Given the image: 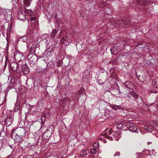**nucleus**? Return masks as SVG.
Segmentation results:
<instances>
[{"label": "nucleus", "instance_id": "13", "mask_svg": "<svg viewBox=\"0 0 158 158\" xmlns=\"http://www.w3.org/2000/svg\"><path fill=\"white\" fill-rule=\"evenodd\" d=\"M144 128L145 130L151 132H152V130H153V127L151 125H145L144 126Z\"/></svg>", "mask_w": 158, "mask_h": 158}, {"label": "nucleus", "instance_id": "4", "mask_svg": "<svg viewBox=\"0 0 158 158\" xmlns=\"http://www.w3.org/2000/svg\"><path fill=\"white\" fill-rule=\"evenodd\" d=\"M137 129L135 124L129 122V131L132 132H135Z\"/></svg>", "mask_w": 158, "mask_h": 158}, {"label": "nucleus", "instance_id": "16", "mask_svg": "<svg viewBox=\"0 0 158 158\" xmlns=\"http://www.w3.org/2000/svg\"><path fill=\"white\" fill-rule=\"evenodd\" d=\"M129 92L130 93V94L132 96L135 98L138 99L139 98L138 95L132 91H130L129 90Z\"/></svg>", "mask_w": 158, "mask_h": 158}, {"label": "nucleus", "instance_id": "17", "mask_svg": "<svg viewBox=\"0 0 158 158\" xmlns=\"http://www.w3.org/2000/svg\"><path fill=\"white\" fill-rule=\"evenodd\" d=\"M57 32L56 30L55 29H53L52 31V33L51 35V36L52 39H54L55 36Z\"/></svg>", "mask_w": 158, "mask_h": 158}, {"label": "nucleus", "instance_id": "23", "mask_svg": "<svg viewBox=\"0 0 158 158\" xmlns=\"http://www.w3.org/2000/svg\"><path fill=\"white\" fill-rule=\"evenodd\" d=\"M6 123L7 125H8V126H10L11 124V123L10 118H8L6 119Z\"/></svg>", "mask_w": 158, "mask_h": 158}, {"label": "nucleus", "instance_id": "1", "mask_svg": "<svg viewBox=\"0 0 158 158\" xmlns=\"http://www.w3.org/2000/svg\"><path fill=\"white\" fill-rule=\"evenodd\" d=\"M112 132L111 130H110L108 132H106L103 133L102 135L103 136L105 137L106 138L110 139V140H113L112 138V135H111Z\"/></svg>", "mask_w": 158, "mask_h": 158}, {"label": "nucleus", "instance_id": "10", "mask_svg": "<svg viewBox=\"0 0 158 158\" xmlns=\"http://www.w3.org/2000/svg\"><path fill=\"white\" fill-rule=\"evenodd\" d=\"M18 133L20 136H23L26 135V133L24 128H21L18 130Z\"/></svg>", "mask_w": 158, "mask_h": 158}, {"label": "nucleus", "instance_id": "20", "mask_svg": "<svg viewBox=\"0 0 158 158\" xmlns=\"http://www.w3.org/2000/svg\"><path fill=\"white\" fill-rule=\"evenodd\" d=\"M4 12L5 13H6V14L7 16H8V15H9L10 16L11 15V10L9 9H6L5 10Z\"/></svg>", "mask_w": 158, "mask_h": 158}, {"label": "nucleus", "instance_id": "9", "mask_svg": "<svg viewBox=\"0 0 158 158\" xmlns=\"http://www.w3.org/2000/svg\"><path fill=\"white\" fill-rule=\"evenodd\" d=\"M10 69L14 71H16L18 69V64L16 62H12L10 65Z\"/></svg>", "mask_w": 158, "mask_h": 158}, {"label": "nucleus", "instance_id": "6", "mask_svg": "<svg viewBox=\"0 0 158 158\" xmlns=\"http://www.w3.org/2000/svg\"><path fill=\"white\" fill-rule=\"evenodd\" d=\"M70 40L66 36H64L61 40V43L65 45H68L69 44Z\"/></svg>", "mask_w": 158, "mask_h": 158}, {"label": "nucleus", "instance_id": "32", "mask_svg": "<svg viewBox=\"0 0 158 158\" xmlns=\"http://www.w3.org/2000/svg\"><path fill=\"white\" fill-rule=\"evenodd\" d=\"M36 18L35 17H32L30 18V20L31 21H35L36 20Z\"/></svg>", "mask_w": 158, "mask_h": 158}, {"label": "nucleus", "instance_id": "7", "mask_svg": "<svg viewBox=\"0 0 158 158\" xmlns=\"http://www.w3.org/2000/svg\"><path fill=\"white\" fill-rule=\"evenodd\" d=\"M125 127H126L127 128H128L127 123H124V124H123L122 123H119L116 125L117 128L118 129H123L125 128Z\"/></svg>", "mask_w": 158, "mask_h": 158}, {"label": "nucleus", "instance_id": "21", "mask_svg": "<svg viewBox=\"0 0 158 158\" xmlns=\"http://www.w3.org/2000/svg\"><path fill=\"white\" fill-rule=\"evenodd\" d=\"M87 154L86 150H84L83 151H81L80 153V155L81 156L83 157L86 155Z\"/></svg>", "mask_w": 158, "mask_h": 158}, {"label": "nucleus", "instance_id": "15", "mask_svg": "<svg viewBox=\"0 0 158 158\" xmlns=\"http://www.w3.org/2000/svg\"><path fill=\"white\" fill-rule=\"evenodd\" d=\"M125 23L123 21H117L115 22V24L114 25H115V26H117L122 27Z\"/></svg>", "mask_w": 158, "mask_h": 158}, {"label": "nucleus", "instance_id": "34", "mask_svg": "<svg viewBox=\"0 0 158 158\" xmlns=\"http://www.w3.org/2000/svg\"><path fill=\"white\" fill-rule=\"evenodd\" d=\"M120 152H116L114 155V156L115 157L116 156H119L120 155Z\"/></svg>", "mask_w": 158, "mask_h": 158}, {"label": "nucleus", "instance_id": "25", "mask_svg": "<svg viewBox=\"0 0 158 158\" xmlns=\"http://www.w3.org/2000/svg\"><path fill=\"white\" fill-rule=\"evenodd\" d=\"M24 12L28 13L29 15H31L33 14V12L32 10H26L24 11Z\"/></svg>", "mask_w": 158, "mask_h": 158}, {"label": "nucleus", "instance_id": "33", "mask_svg": "<svg viewBox=\"0 0 158 158\" xmlns=\"http://www.w3.org/2000/svg\"><path fill=\"white\" fill-rule=\"evenodd\" d=\"M46 15L49 19H50L51 18L52 16L51 15H50L49 13H48V14H46Z\"/></svg>", "mask_w": 158, "mask_h": 158}, {"label": "nucleus", "instance_id": "2", "mask_svg": "<svg viewBox=\"0 0 158 158\" xmlns=\"http://www.w3.org/2000/svg\"><path fill=\"white\" fill-rule=\"evenodd\" d=\"M23 57L22 53L19 52H16L14 54V57L16 60L19 61L21 60Z\"/></svg>", "mask_w": 158, "mask_h": 158}, {"label": "nucleus", "instance_id": "36", "mask_svg": "<svg viewBox=\"0 0 158 158\" xmlns=\"http://www.w3.org/2000/svg\"><path fill=\"white\" fill-rule=\"evenodd\" d=\"M128 83V81H125L124 82V85L127 88L128 87V86L127 85Z\"/></svg>", "mask_w": 158, "mask_h": 158}, {"label": "nucleus", "instance_id": "45", "mask_svg": "<svg viewBox=\"0 0 158 158\" xmlns=\"http://www.w3.org/2000/svg\"><path fill=\"white\" fill-rule=\"evenodd\" d=\"M137 2H138V3H139L140 2V1L139 0H138V1H137Z\"/></svg>", "mask_w": 158, "mask_h": 158}, {"label": "nucleus", "instance_id": "22", "mask_svg": "<svg viewBox=\"0 0 158 158\" xmlns=\"http://www.w3.org/2000/svg\"><path fill=\"white\" fill-rule=\"evenodd\" d=\"M90 153L93 154H95L97 153V150L96 148H92L90 150Z\"/></svg>", "mask_w": 158, "mask_h": 158}, {"label": "nucleus", "instance_id": "48", "mask_svg": "<svg viewBox=\"0 0 158 158\" xmlns=\"http://www.w3.org/2000/svg\"><path fill=\"white\" fill-rule=\"evenodd\" d=\"M119 45H120L119 44H118V46Z\"/></svg>", "mask_w": 158, "mask_h": 158}, {"label": "nucleus", "instance_id": "38", "mask_svg": "<svg viewBox=\"0 0 158 158\" xmlns=\"http://www.w3.org/2000/svg\"><path fill=\"white\" fill-rule=\"evenodd\" d=\"M117 109H118L119 110L121 109L122 108V106H117Z\"/></svg>", "mask_w": 158, "mask_h": 158}, {"label": "nucleus", "instance_id": "31", "mask_svg": "<svg viewBox=\"0 0 158 158\" xmlns=\"http://www.w3.org/2000/svg\"><path fill=\"white\" fill-rule=\"evenodd\" d=\"M112 108L115 110H117V105H114L112 106Z\"/></svg>", "mask_w": 158, "mask_h": 158}, {"label": "nucleus", "instance_id": "3", "mask_svg": "<svg viewBox=\"0 0 158 158\" xmlns=\"http://www.w3.org/2000/svg\"><path fill=\"white\" fill-rule=\"evenodd\" d=\"M18 18L20 20H23L26 18L25 13L24 11L19 10L18 11Z\"/></svg>", "mask_w": 158, "mask_h": 158}, {"label": "nucleus", "instance_id": "40", "mask_svg": "<svg viewBox=\"0 0 158 158\" xmlns=\"http://www.w3.org/2000/svg\"><path fill=\"white\" fill-rule=\"evenodd\" d=\"M155 135L157 137H158V131L155 133Z\"/></svg>", "mask_w": 158, "mask_h": 158}, {"label": "nucleus", "instance_id": "18", "mask_svg": "<svg viewBox=\"0 0 158 158\" xmlns=\"http://www.w3.org/2000/svg\"><path fill=\"white\" fill-rule=\"evenodd\" d=\"M112 134L111 135H112V138L113 139V137L114 139L117 140L116 139L118 136V133L117 132L113 131L112 133Z\"/></svg>", "mask_w": 158, "mask_h": 158}, {"label": "nucleus", "instance_id": "29", "mask_svg": "<svg viewBox=\"0 0 158 158\" xmlns=\"http://www.w3.org/2000/svg\"><path fill=\"white\" fill-rule=\"evenodd\" d=\"M21 40L23 42H25L26 40V37L25 36L22 37L21 39Z\"/></svg>", "mask_w": 158, "mask_h": 158}, {"label": "nucleus", "instance_id": "5", "mask_svg": "<svg viewBox=\"0 0 158 158\" xmlns=\"http://www.w3.org/2000/svg\"><path fill=\"white\" fill-rule=\"evenodd\" d=\"M84 89L82 88L81 89L80 91L78 92V98L82 99H86V97L85 93H84Z\"/></svg>", "mask_w": 158, "mask_h": 158}, {"label": "nucleus", "instance_id": "30", "mask_svg": "<svg viewBox=\"0 0 158 158\" xmlns=\"http://www.w3.org/2000/svg\"><path fill=\"white\" fill-rule=\"evenodd\" d=\"M61 62L60 60H59L58 61L57 64V66L58 67H60V66L61 65Z\"/></svg>", "mask_w": 158, "mask_h": 158}, {"label": "nucleus", "instance_id": "46", "mask_svg": "<svg viewBox=\"0 0 158 158\" xmlns=\"http://www.w3.org/2000/svg\"><path fill=\"white\" fill-rule=\"evenodd\" d=\"M10 85L11 86H13V84H12V83Z\"/></svg>", "mask_w": 158, "mask_h": 158}, {"label": "nucleus", "instance_id": "8", "mask_svg": "<svg viewBox=\"0 0 158 158\" xmlns=\"http://www.w3.org/2000/svg\"><path fill=\"white\" fill-rule=\"evenodd\" d=\"M22 69L23 73L25 74H27L29 72V69L26 64H24L22 66Z\"/></svg>", "mask_w": 158, "mask_h": 158}, {"label": "nucleus", "instance_id": "12", "mask_svg": "<svg viewBox=\"0 0 158 158\" xmlns=\"http://www.w3.org/2000/svg\"><path fill=\"white\" fill-rule=\"evenodd\" d=\"M135 45H137L139 48H144L146 49V50H145V51L149 52L150 51V49L148 46H146L144 47V46H143V45L142 44L141 42L138 43H135Z\"/></svg>", "mask_w": 158, "mask_h": 158}, {"label": "nucleus", "instance_id": "41", "mask_svg": "<svg viewBox=\"0 0 158 158\" xmlns=\"http://www.w3.org/2000/svg\"><path fill=\"white\" fill-rule=\"evenodd\" d=\"M7 63L6 62L5 64V65H4V67L5 68L4 69H5V67L7 66Z\"/></svg>", "mask_w": 158, "mask_h": 158}, {"label": "nucleus", "instance_id": "42", "mask_svg": "<svg viewBox=\"0 0 158 158\" xmlns=\"http://www.w3.org/2000/svg\"><path fill=\"white\" fill-rule=\"evenodd\" d=\"M46 135V133L44 132L43 134V136H44Z\"/></svg>", "mask_w": 158, "mask_h": 158}, {"label": "nucleus", "instance_id": "35", "mask_svg": "<svg viewBox=\"0 0 158 158\" xmlns=\"http://www.w3.org/2000/svg\"><path fill=\"white\" fill-rule=\"evenodd\" d=\"M117 59H115L112 60V62L113 63L115 64L117 63Z\"/></svg>", "mask_w": 158, "mask_h": 158}, {"label": "nucleus", "instance_id": "26", "mask_svg": "<svg viewBox=\"0 0 158 158\" xmlns=\"http://www.w3.org/2000/svg\"><path fill=\"white\" fill-rule=\"evenodd\" d=\"M129 85H130V87H129V89L132 90L135 88V85L132 83H129Z\"/></svg>", "mask_w": 158, "mask_h": 158}, {"label": "nucleus", "instance_id": "11", "mask_svg": "<svg viewBox=\"0 0 158 158\" xmlns=\"http://www.w3.org/2000/svg\"><path fill=\"white\" fill-rule=\"evenodd\" d=\"M120 50V49H119L118 46L116 47L115 46H114L112 48L110 49L111 53L113 54H117V52H119Z\"/></svg>", "mask_w": 158, "mask_h": 158}, {"label": "nucleus", "instance_id": "44", "mask_svg": "<svg viewBox=\"0 0 158 158\" xmlns=\"http://www.w3.org/2000/svg\"><path fill=\"white\" fill-rule=\"evenodd\" d=\"M152 92V93H156V92L155 91V92Z\"/></svg>", "mask_w": 158, "mask_h": 158}, {"label": "nucleus", "instance_id": "24", "mask_svg": "<svg viewBox=\"0 0 158 158\" xmlns=\"http://www.w3.org/2000/svg\"><path fill=\"white\" fill-rule=\"evenodd\" d=\"M12 26L10 25L8 26L7 29V34H10V31L12 30Z\"/></svg>", "mask_w": 158, "mask_h": 158}, {"label": "nucleus", "instance_id": "39", "mask_svg": "<svg viewBox=\"0 0 158 158\" xmlns=\"http://www.w3.org/2000/svg\"><path fill=\"white\" fill-rule=\"evenodd\" d=\"M41 120H42V122H45V118H42V119L41 118Z\"/></svg>", "mask_w": 158, "mask_h": 158}, {"label": "nucleus", "instance_id": "14", "mask_svg": "<svg viewBox=\"0 0 158 158\" xmlns=\"http://www.w3.org/2000/svg\"><path fill=\"white\" fill-rule=\"evenodd\" d=\"M86 73L83 74L82 79L84 81L88 82L90 79V77L89 75H87Z\"/></svg>", "mask_w": 158, "mask_h": 158}, {"label": "nucleus", "instance_id": "19", "mask_svg": "<svg viewBox=\"0 0 158 158\" xmlns=\"http://www.w3.org/2000/svg\"><path fill=\"white\" fill-rule=\"evenodd\" d=\"M153 84L154 86L157 88H158V80L155 79L153 80L152 81Z\"/></svg>", "mask_w": 158, "mask_h": 158}, {"label": "nucleus", "instance_id": "43", "mask_svg": "<svg viewBox=\"0 0 158 158\" xmlns=\"http://www.w3.org/2000/svg\"><path fill=\"white\" fill-rule=\"evenodd\" d=\"M46 116L48 118L49 117V116H48V115H46Z\"/></svg>", "mask_w": 158, "mask_h": 158}, {"label": "nucleus", "instance_id": "47", "mask_svg": "<svg viewBox=\"0 0 158 158\" xmlns=\"http://www.w3.org/2000/svg\"><path fill=\"white\" fill-rule=\"evenodd\" d=\"M126 130V129H124L123 130Z\"/></svg>", "mask_w": 158, "mask_h": 158}, {"label": "nucleus", "instance_id": "37", "mask_svg": "<svg viewBox=\"0 0 158 158\" xmlns=\"http://www.w3.org/2000/svg\"><path fill=\"white\" fill-rule=\"evenodd\" d=\"M98 83L100 85H102L103 84V83L101 82L100 80L98 81Z\"/></svg>", "mask_w": 158, "mask_h": 158}, {"label": "nucleus", "instance_id": "27", "mask_svg": "<svg viewBox=\"0 0 158 158\" xmlns=\"http://www.w3.org/2000/svg\"><path fill=\"white\" fill-rule=\"evenodd\" d=\"M93 147L95 148H98L99 147V143L98 142H96L94 143Z\"/></svg>", "mask_w": 158, "mask_h": 158}, {"label": "nucleus", "instance_id": "28", "mask_svg": "<svg viewBox=\"0 0 158 158\" xmlns=\"http://www.w3.org/2000/svg\"><path fill=\"white\" fill-rule=\"evenodd\" d=\"M46 115H48V116H50L49 114V113H47L45 114L43 116H42L41 119H42V118H48Z\"/></svg>", "mask_w": 158, "mask_h": 158}]
</instances>
